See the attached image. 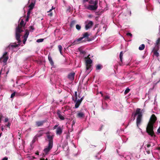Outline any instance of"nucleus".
I'll return each mask as SVG.
<instances>
[{
  "label": "nucleus",
  "instance_id": "nucleus-38",
  "mask_svg": "<svg viewBox=\"0 0 160 160\" xmlns=\"http://www.w3.org/2000/svg\"><path fill=\"white\" fill-rule=\"evenodd\" d=\"M43 39L40 38L37 40V42H42L43 41Z\"/></svg>",
  "mask_w": 160,
  "mask_h": 160
},
{
  "label": "nucleus",
  "instance_id": "nucleus-32",
  "mask_svg": "<svg viewBox=\"0 0 160 160\" xmlns=\"http://www.w3.org/2000/svg\"><path fill=\"white\" fill-rule=\"evenodd\" d=\"M83 39V38H82V37H80L79 38H78L77 39H76L75 40V42H77L78 43H79L80 42V41H81Z\"/></svg>",
  "mask_w": 160,
  "mask_h": 160
},
{
  "label": "nucleus",
  "instance_id": "nucleus-63",
  "mask_svg": "<svg viewBox=\"0 0 160 160\" xmlns=\"http://www.w3.org/2000/svg\"><path fill=\"white\" fill-rule=\"evenodd\" d=\"M80 94H78V97L79 98H80L81 97L80 96Z\"/></svg>",
  "mask_w": 160,
  "mask_h": 160
},
{
  "label": "nucleus",
  "instance_id": "nucleus-59",
  "mask_svg": "<svg viewBox=\"0 0 160 160\" xmlns=\"http://www.w3.org/2000/svg\"><path fill=\"white\" fill-rule=\"evenodd\" d=\"M52 9H50V10H49V11H48V12H51V11H52Z\"/></svg>",
  "mask_w": 160,
  "mask_h": 160
},
{
  "label": "nucleus",
  "instance_id": "nucleus-50",
  "mask_svg": "<svg viewBox=\"0 0 160 160\" xmlns=\"http://www.w3.org/2000/svg\"><path fill=\"white\" fill-rule=\"evenodd\" d=\"M2 115H0V123L1 122V119H2Z\"/></svg>",
  "mask_w": 160,
  "mask_h": 160
},
{
  "label": "nucleus",
  "instance_id": "nucleus-33",
  "mask_svg": "<svg viewBox=\"0 0 160 160\" xmlns=\"http://www.w3.org/2000/svg\"><path fill=\"white\" fill-rule=\"evenodd\" d=\"M130 91V89L128 88H127L124 92V94H126L129 92Z\"/></svg>",
  "mask_w": 160,
  "mask_h": 160
},
{
  "label": "nucleus",
  "instance_id": "nucleus-8",
  "mask_svg": "<svg viewBox=\"0 0 160 160\" xmlns=\"http://www.w3.org/2000/svg\"><path fill=\"white\" fill-rule=\"evenodd\" d=\"M53 136H51L50 135H48L47 136L48 141V144L53 145Z\"/></svg>",
  "mask_w": 160,
  "mask_h": 160
},
{
  "label": "nucleus",
  "instance_id": "nucleus-41",
  "mask_svg": "<svg viewBox=\"0 0 160 160\" xmlns=\"http://www.w3.org/2000/svg\"><path fill=\"white\" fill-rule=\"evenodd\" d=\"M126 35L128 36H130L131 37H132V34L131 33L128 32L126 33Z\"/></svg>",
  "mask_w": 160,
  "mask_h": 160
},
{
  "label": "nucleus",
  "instance_id": "nucleus-21",
  "mask_svg": "<svg viewBox=\"0 0 160 160\" xmlns=\"http://www.w3.org/2000/svg\"><path fill=\"white\" fill-rule=\"evenodd\" d=\"M123 53H122V51H121L120 52V55H119V58H120V60L121 61V62H120L119 63V64L120 65H122V56H123Z\"/></svg>",
  "mask_w": 160,
  "mask_h": 160
},
{
  "label": "nucleus",
  "instance_id": "nucleus-28",
  "mask_svg": "<svg viewBox=\"0 0 160 160\" xmlns=\"http://www.w3.org/2000/svg\"><path fill=\"white\" fill-rule=\"evenodd\" d=\"M155 45L160 46V38H159L156 41Z\"/></svg>",
  "mask_w": 160,
  "mask_h": 160
},
{
  "label": "nucleus",
  "instance_id": "nucleus-19",
  "mask_svg": "<svg viewBox=\"0 0 160 160\" xmlns=\"http://www.w3.org/2000/svg\"><path fill=\"white\" fill-rule=\"evenodd\" d=\"M88 2L90 5H95L96 2L97 3V4H98V0H96L95 1H94L93 0H89Z\"/></svg>",
  "mask_w": 160,
  "mask_h": 160
},
{
  "label": "nucleus",
  "instance_id": "nucleus-20",
  "mask_svg": "<svg viewBox=\"0 0 160 160\" xmlns=\"http://www.w3.org/2000/svg\"><path fill=\"white\" fill-rule=\"evenodd\" d=\"M92 62V60L89 58L88 59L86 60V64L91 65Z\"/></svg>",
  "mask_w": 160,
  "mask_h": 160
},
{
  "label": "nucleus",
  "instance_id": "nucleus-6",
  "mask_svg": "<svg viewBox=\"0 0 160 160\" xmlns=\"http://www.w3.org/2000/svg\"><path fill=\"white\" fill-rule=\"evenodd\" d=\"M7 53L8 52H5L2 56L0 58V60L2 61L4 63H6L8 59V56H6Z\"/></svg>",
  "mask_w": 160,
  "mask_h": 160
},
{
  "label": "nucleus",
  "instance_id": "nucleus-24",
  "mask_svg": "<svg viewBox=\"0 0 160 160\" xmlns=\"http://www.w3.org/2000/svg\"><path fill=\"white\" fill-rule=\"evenodd\" d=\"M34 6V3L33 2H32L29 6L28 8H29V9L30 10H32Z\"/></svg>",
  "mask_w": 160,
  "mask_h": 160
},
{
  "label": "nucleus",
  "instance_id": "nucleus-55",
  "mask_svg": "<svg viewBox=\"0 0 160 160\" xmlns=\"http://www.w3.org/2000/svg\"><path fill=\"white\" fill-rule=\"evenodd\" d=\"M83 97H82V98H81L80 99H79L80 100V101H81L82 102V100H83Z\"/></svg>",
  "mask_w": 160,
  "mask_h": 160
},
{
  "label": "nucleus",
  "instance_id": "nucleus-23",
  "mask_svg": "<svg viewBox=\"0 0 160 160\" xmlns=\"http://www.w3.org/2000/svg\"><path fill=\"white\" fill-rule=\"evenodd\" d=\"M29 32L28 30H26L25 31V34L24 35V38H27L29 34Z\"/></svg>",
  "mask_w": 160,
  "mask_h": 160
},
{
  "label": "nucleus",
  "instance_id": "nucleus-25",
  "mask_svg": "<svg viewBox=\"0 0 160 160\" xmlns=\"http://www.w3.org/2000/svg\"><path fill=\"white\" fill-rule=\"evenodd\" d=\"M74 96H75V99L73 97L72 100L74 101V102H76L77 99V92H75L74 93Z\"/></svg>",
  "mask_w": 160,
  "mask_h": 160
},
{
  "label": "nucleus",
  "instance_id": "nucleus-13",
  "mask_svg": "<svg viewBox=\"0 0 160 160\" xmlns=\"http://www.w3.org/2000/svg\"><path fill=\"white\" fill-rule=\"evenodd\" d=\"M89 34L88 32H87L83 33V36L82 37L83 38H86L88 40L87 41H90L91 40L89 38Z\"/></svg>",
  "mask_w": 160,
  "mask_h": 160
},
{
  "label": "nucleus",
  "instance_id": "nucleus-36",
  "mask_svg": "<svg viewBox=\"0 0 160 160\" xmlns=\"http://www.w3.org/2000/svg\"><path fill=\"white\" fill-rule=\"evenodd\" d=\"M86 69L89 70L90 69L92 65H91L86 64Z\"/></svg>",
  "mask_w": 160,
  "mask_h": 160
},
{
  "label": "nucleus",
  "instance_id": "nucleus-54",
  "mask_svg": "<svg viewBox=\"0 0 160 160\" xmlns=\"http://www.w3.org/2000/svg\"><path fill=\"white\" fill-rule=\"evenodd\" d=\"M10 125V123L9 122L8 123V124L7 125V126L8 127H9Z\"/></svg>",
  "mask_w": 160,
  "mask_h": 160
},
{
  "label": "nucleus",
  "instance_id": "nucleus-1",
  "mask_svg": "<svg viewBox=\"0 0 160 160\" xmlns=\"http://www.w3.org/2000/svg\"><path fill=\"white\" fill-rule=\"evenodd\" d=\"M157 120V118L154 114L152 115L146 128V132L152 137L155 136L153 131V125Z\"/></svg>",
  "mask_w": 160,
  "mask_h": 160
},
{
  "label": "nucleus",
  "instance_id": "nucleus-37",
  "mask_svg": "<svg viewBox=\"0 0 160 160\" xmlns=\"http://www.w3.org/2000/svg\"><path fill=\"white\" fill-rule=\"evenodd\" d=\"M104 97V99L106 100L108 99H109L110 98V97L108 95L105 96Z\"/></svg>",
  "mask_w": 160,
  "mask_h": 160
},
{
  "label": "nucleus",
  "instance_id": "nucleus-48",
  "mask_svg": "<svg viewBox=\"0 0 160 160\" xmlns=\"http://www.w3.org/2000/svg\"><path fill=\"white\" fill-rule=\"evenodd\" d=\"M8 158L7 157H4V158L2 160H8Z\"/></svg>",
  "mask_w": 160,
  "mask_h": 160
},
{
  "label": "nucleus",
  "instance_id": "nucleus-18",
  "mask_svg": "<svg viewBox=\"0 0 160 160\" xmlns=\"http://www.w3.org/2000/svg\"><path fill=\"white\" fill-rule=\"evenodd\" d=\"M76 102L75 105V108H78L79 107V105H80V104L82 102L80 101L79 99H78L77 100V101L76 102Z\"/></svg>",
  "mask_w": 160,
  "mask_h": 160
},
{
  "label": "nucleus",
  "instance_id": "nucleus-56",
  "mask_svg": "<svg viewBox=\"0 0 160 160\" xmlns=\"http://www.w3.org/2000/svg\"><path fill=\"white\" fill-rule=\"evenodd\" d=\"M50 133V132H47L46 133V134L47 135H50L49 134Z\"/></svg>",
  "mask_w": 160,
  "mask_h": 160
},
{
  "label": "nucleus",
  "instance_id": "nucleus-17",
  "mask_svg": "<svg viewBox=\"0 0 160 160\" xmlns=\"http://www.w3.org/2000/svg\"><path fill=\"white\" fill-rule=\"evenodd\" d=\"M45 122L44 121H37L36 122V125L37 127H40L43 125Z\"/></svg>",
  "mask_w": 160,
  "mask_h": 160
},
{
  "label": "nucleus",
  "instance_id": "nucleus-64",
  "mask_svg": "<svg viewBox=\"0 0 160 160\" xmlns=\"http://www.w3.org/2000/svg\"><path fill=\"white\" fill-rule=\"evenodd\" d=\"M158 149L159 150H160V147L158 148Z\"/></svg>",
  "mask_w": 160,
  "mask_h": 160
},
{
  "label": "nucleus",
  "instance_id": "nucleus-31",
  "mask_svg": "<svg viewBox=\"0 0 160 160\" xmlns=\"http://www.w3.org/2000/svg\"><path fill=\"white\" fill-rule=\"evenodd\" d=\"M102 66L100 64H98L96 66V70H100L102 69Z\"/></svg>",
  "mask_w": 160,
  "mask_h": 160
},
{
  "label": "nucleus",
  "instance_id": "nucleus-44",
  "mask_svg": "<svg viewBox=\"0 0 160 160\" xmlns=\"http://www.w3.org/2000/svg\"><path fill=\"white\" fill-rule=\"evenodd\" d=\"M49 13L48 14V15L50 16V17H51L52 16V13L51 12H49Z\"/></svg>",
  "mask_w": 160,
  "mask_h": 160
},
{
  "label": "nucleus",
  "instance_id": "nucleus-22",
  "mask_svg": "<svg viewBox=\"0 0 160 160\" xmlns=\"http://www.w3.org/2000/svg\"><path fill=\"white\" fill-rule=\"evenodd\" d=\"M24 21L22 20L18 26H19V27H21V28H22V27H24V26L25 25V24H24Z\"/></svg>",
  "mask_w": 160,
  "mask_h": 160
},
{
  "label": "nucleus",
  "instance_id": "nucleus-7",
  "mask_svg": "<svg viewBox=\"0 0 160 160\" xmlns=\"http://www.w3.org/2000/svg\"><path fill=\"white\" fill-rule=\"evenodd\" d=\"M53 147V145L48 144V146L46 147V148L43 150L44 152L46 154H47L52 149Z\"/></svg>",
  "mask_w": 160,
  "mask_h": 160
},
{
  "label": "nucleus",
  "instance_id": "nucleus-14",
  "mask_svg": "<svg viewBox=\"0 0 160 160\" xmlns=\"http://www.w3.org/2000/svg\"><path fill=\"white\" fill-rule=\"evenodd\" d=\"M20 37H21L20 34L16 33L15 38H16V40L18 41V43H19H19L21 42V41L20 40Z\"/></svg>",
  "mask_w": 160,
  "mask_h": 160
},
{
  "label": "nucleus",
  "instance_id": "nucleus-3",
  "mask_svg": "<svg viewBox=\"0 0 160 160\" xmlns=\"http://www.w3.org/2000/svg\"><path fill=\"white\" fill-rule=\"evenodd\" d=\"M85 29L86 30L91 28L93 24V22L91 21L87 20L85 22Z\"/></svg>",
  "mask_w": 160,
  "mask_h": 160
},
{
  "label": "nucleus",
  "instance_id": "nucleus-53",
  "mask_svg": "<svg viewBox=\"0 0 160 160\" xmlns=\"http://www.w3.org/2000/svg\"><path fill=\"white\" fill-rule=\"evenodd\" d=\"M100 93L101 94V96L102 97H103V93H102V92H100Z\"/></svg>",
  "mask_w": 160,
  "mask_h": 160
},
{
  "label": "nucleus",
  "instance_id": "nucleus-9",
  "mask_svg": "<svg viewBox=\"0 0 160 160\" xmlns=\"http://www.w3.org/2000/svg\"><path fill=\"white\" fill-rule=\"evenodd\" d=\"M75 73L72 72L69 73L68 76V78L71 81H73L74 79Z\"/></svg>",
  "mask_w": 160,
  "mask_h": 160
},
{
  "label": "nucleus",
  "instance_id": "nucleus-27",
  "mask_svg": "<svg viewBox=\"0 0 160 160\" xmlns=\"http://www.w3.org/2000/svg\"><path fill=\"white\" fill-rule=\"evenodd\" d=\"M145 47V46L144 44H142L139 47V49L140 50H143Z\"/></svg>",
  "mask_w": 160,
  "mask_h": 160
},
{
  "label": "nucleus",
  "instance_id": "nucleus-46",
  "mask_svg": "<svg viewBox=\"0 0 160 160\" xmlns=\"http://www.w3.org/2000/svg\"><path fill=\"white\" fill-rule=\"evenodd\" d=\"M8 118H6L5 119V122H8Z\"/></svg>",
  "mask_w": 160,
  "mask_h": 160
},
{
  "label": "nucleus",
  "instance_id": "nucleus-60",
  "mask_svg": "<svg viewBox=\"0 0 160 160\" xmlns=\"http://www.w3.org/2000/svg\"><path fill=\"white\" fill-rule=\"evenodd\" d=\"M88 17L89 18H92V15H89L88 16Z\"/></svg>",
  "mask_w": 160,
  "mask_h": 160
},
{
  "label": "nucleus",
  "instance_id": "nucleus-5",
  "mask_svg": "<svg viewBox=\"0 0 160 160\" xmlns=\"http://www.w3.org/2000/svg\"><path fill=\"white\" fill-rule=\"evenodd\" d=\"M159 49V46L155 45L154 48H153L152 52L153 53L154 55L157 57H158L159 56V54L158 52Z\"/></svg>",
  "mask_w": 160,
  "mask_h": 160
},
{
  "label": "nucleus",
  "instance_id": "nucleus-42",
  "mask_svg": "<svg viewBox=\"0 0 160 160\" xmlns=\"http://www.w3.org/2000/svg\"><path fill=\"white\" fill-rule=\"evenodd\" d=\"M31 10H30L29 9V10L27 12V16H30Z\"/></svg>",
  "mask_w": 160,
  "mask_h": 160
},
{
  "label": "nucleus",
  "instance_id": "nucleus-34",
  "mask_svg": "<svg viewBox=\"0 0 160 160\" xmlns=\"http://www.w3.org/2000/svg\"><path fill=\"white\" fill-rule=\"evenodd\" d=\"M76 28L78 30H79L81 29V26L78 24H77L76 26Z\"/></svg>",
  "mask_w": 160,
  "mask_h": 160
},
{
  "label": "nucleus",
  "instance_id": "nucleus-35",
  "mask_svg": "<svg viewBox=\"0 0 160 160\" xmlns=\"http://www.w3.org/2000/svg\"><path fill=\"white\" fill-rule=\"evenodd\" d=\"M43 135V133L41 131L39 132V133L37 135V137H40Z\"/></svg>",
  "mask_w": 160,
  "mask_h": 160
},
{
  "label": "nucleus",
  "instance_id": "nucleus-30",
  "mask_svg": "<svg viewBox=\"0 0 160 160\" xmlns=\"http://www.w3.org/2000/svg\"><path fill=\"white\" fill-rule=\"evenodd\" d=\"M76 23V21L73 20L71 21L70 24V27L72 28L73 27Z\"/></svg>",
  "mask_w": 160,
  "mask_h": 160
},
{
  "label": "nucleus",
  "instance_id": "nucleus-2",
  "mask_svg": "<svg viewBox=\"0 0 160 160\" xmlns=\"http://www.w3.org/2000/svg\"><path fill=\"white\" fill-rule=\"evenodd\" d=\"M144 112V109L141 110L140 108H137L135 112H134L132 113V116H133L134 119H135V117L137 115V117L136 120V123L138 127H139L142 122V113Z\"/></svg>",
  "mask_w": 160,
  "mask_h": 160
},
{
  "label": "nucleus",
  "instance_id": "nucleus-26",
  "mask_svg": "<svg viewBox=\"0 0 160 160\" xmlns=\"http://www.w3.org/2000/svg\"><path fill=\"white\" fill-rule=\"evenodd\" d=\"M48 60H49L51 64L52 65H53V64L54 63L52 60V57L50 56H49V55H48Z\"/></svg>",
  "mask_w": 160,
  "mask_h": 160
},
{
  "label": "nucleus",
  "instance_id": "nucleus-62",
  "mask_svg": "<svg viewBox=\"0 0 160 160\" xmlns=\"http://www.w3.org/2000/svg\"><path fill=\"white\" fill-rule=\"evenodd\" d=\"M54 8H54L53 7V6H52V9H54Z\"/></svg>",
  "mask_w": 160,
  "mask_h": 160
},
{
  "label": "nucleus",
  "instance_id": "nucleus-39",
  "mask_svg": "<svg viewBox=\"0 0 160 160\" xmlns=\"http://www.w3.org/2000/svg\"><path fill=\"white\" fill-rule=\"evenodd\" d=\"M16 94V92H15L12 93L11 96V98H13L15 95Z\"/></svg>",
  "mask_w": 160,
  "mask_h": 160
},
{
  "label": "nucleus",
  "instance_id": "nucleus-47",
  "mask_svg": "<svg viewBox=\"0 0 160 160\" xmlns=\"http://www.w3.org/2000/svg\"><path fill=\"white\" fill-rule=\"evenodd\" d=\"M29 17V16H27V18L26 20V22H28V21Z\"/></svg>",
  "mask_w": 160,
  "mask_h": 160
},
{
  "label": "nucleus",
  "instance_id": "nucleus-16",
  "mask_svg": "<svg viewBox=\"0 0 160 160\" xmlns=\"http://www.w3.org/2000/svg\"><path fill=\"white\" fill-rule=\"evenodd\" d=\"M22 28L19 26H18L16 28V33L20 34L22 32L23 30L22 29Z\"/></svg>",
  "mask_w": 160,
  "mask_h": 160
},
{
  "label": "nucleus",
  "instance_id": "nucleus-15",
  "mask_svg": "<svg viewBox=\"0 0 160 160\" xmlns=\"http://www.w3.org/2000/svg\"><path fill=\"white\" fill-rule=\"evenodd\" d=\"M62 132V129L60 127H58L57 128L56 133L57 135H61Z\"/></svg>",
  "mask_w": 160,
  "mask_h": 160
},
{
  "label": "nucleus",
  "instance_id": "nucleus-12",
  "mask_svg": "<svg viewBox=\"0 0 160 160\" xmlns=\"http://www.w3.org/2000/svg\"><path fill=\"white\" fill-rule=\"evenodd\" d=\"M61 112L59 110H58L57 111V114L59 118L61 120H64L65 119L64 118L63 116L61 114Z\"/></svg>",
  "mask_w": 160,
  "mask_h": 160
},
{
  "label": "nucleus",
  "instance_id": "nucleus-40",
  "mask_svg": "<svg viewBox=\"0 0 160 160\" xmlns=\"http://www.w3.org/2000/svg\"><path fill=\"white\" fill-rule=\"evenodd\" d=\"M145 148L146 151L147 152V154H149L150 153V150L147 148H146L145 147Z\"/></svg>",
  "mask_w": 160,
  "mask_h": 160
},
{
  "label": "nucleus",
  "instance_id": "nucleus-52",
  "mask_svg": "<svg viewBox=\"0 0 160 160\" xmlns=\"http://www.w3.org/2000/svg\"><path fill=\"white\" fill-rule=\"evenodd\" d=\"M89 1V0H83V2H88Z\"/></svg>",
  "mask_w": 160,
  "mask_h": 160
},
{
  "label": "nucleus",
  "instance_id": "nucleus-29",
  "mask_svg": "<svg viewBox=\"0 0 160 160\" xmlns=\"http://www.w3.org/2000/svg\"><path fill=\"white\" fill-rule=\"evenodd\" d=\"M58 50H59L61 54V55H62V46L61 45H59L58 46Z\"/></svg>",
  "mask_w": 160,
  "mask_h": 160
},
{
  "label": "nucleus",
  "instance_id": "nucleus-10",
  "mask_svg": "<svg viewBox=\"0 0 160 160\" xmlns=\"http://www.w3.org/2000/svg\"><path fill=\"white\" fill-rule=\"evenodd\" d=\"M76 117L80 118H84L85 117L84 113L81 112H78L77 114Z\"/></svg>",
  "mask_w": 160,
  "mask_h": 160
},
{
  "label": "nucleus",
  "instance_id": "nucleus-45",
  "mask_svg": "<svg viewBox=\"0 0 160 160\" xmlns=\"http://www.w3.org/2000/svg\"><path fill=\"white\" fill-rule=\"evenodd\" d=\"M146 146L148 148H149L150 147H151V145L150 144H148L146 145Z\"/></svg>",
  "mask_w": 160,
  "mask_h": 160
},
{
  "label": "nucleus",
  "instance_id": "nucleus-51",
  "mask_svg": "<svg viewBox=\"0 0 160 160\" xmlns=\"http://www.w3.org/2000/svg\"><path fill=\"white\" fill-rule=\"evenodd\" d=\"M58 127V125H55L53 128V129H55L56 128H57V127Z\"/></svg>",
  "mask_w": 160,
  "mask_h": 160
},
{
  "label": "nucleus",
  "instance_id": "nucleus-11",
  "mask_svg": "<svg viewBox=\"0 0 160 160\" xmlns=\"http://www.w3.org/2000/svg\"><path fill=\"white\" fill-rule=\"evenodd\" d=\"M19 44H17L15 42V43H11L8 46V48L9 49L11 48L13 49V48H16V47H18V46Z\"/></svg>",
  "mask_w": 160,
  "mask_h": 160
},
{
  "label": "nucleus",
  "instance_id": "nucleus-57",
  "mask_svg": "<svg viewBox=\"0 0 160 160\" xmlns=\"http://www.w3.org/2000/svg\"><path fill=\"white\" fill-rule=\"evenodd\" d=\"M30 29H32V30H33V29H34V28H33V27H32V26H30Z\"/></svg>",
  "mask_w": 160,
  "mask_h": 160
},
{
  "label": "nucleus",
  "instance_id": "nucleus-58",
  "mask_svg": "<svg viewBox=\"0 0 160 160\" xmlns=\"http://www.w3.org/2000/svg\"><path fill=\"white\" fill-rule=\"evenodd\" d=\"M35 154L37 155H39V152L38 151H37L36 153Z\"/></svg>",
  "mask_w": 160,
  "mask_h": 160
},
{
  "label": "nucleus",
  "instance_id": "nucleus-43",
  "mask_svg": "<svg viewBox=\"0 0 160 160\" xmlns=\"http://www.w3.org/2000/svg\"><path fill=\"white\" fill-rule=\"evenodd\" d=\"M27 40V38H24V39L23 40V43L24 44H25V42H26V41Z\"/></svg>",
  "mask_w": 160,
  "mask_h": 160
},
{
  "label": "nucleus",
  "instance_id": "nucleus-49",
  "mask_svg": "<svg viewBox=\"0 0 160 160\" xmlns=\"http://www.w3.org/2000/svg\"><path fill=\"white\" fill-rule=\"evenodd\" d=\"M157 132L158 133H160V127L158 129Z\"/></svg>",
  "mask_w": 160,
  "mask_h": 160
},
{
  "label": "nucleus",
  "instance_id": "nucleus-4",
  "mask_svg": "<svg viewBox=\"0 0 160 160\" xmlns=\"http://www.w3.org/2000/svg\"><path fill=\"white\" fill-rule=\"evenodd\" d=\"M98 5L97 4V3L96 2L95 5H88L87 8L91 11H95L97 10L98 8Z\"/></svg>",
  "mask_w": 160,
  "mask_h": 160
},
{
  "label": "nucleus",
  "instance_id": "nucleus-61",
  "mask_svg": "<svg viewBox=\"0 0 160 160\" xmlns=\"http://www.w3.org/2000/svg\"><path fill=\"white\" fill-rule=\"evenodd\" d=\"M45 159L44 158H41L40 159V160H45Z\"/></svg>",
  "mask_w": 160,
  "mask_h": 160
}]
</instances>
